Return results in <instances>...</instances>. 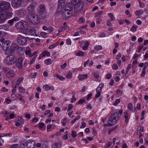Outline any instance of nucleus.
<instances>
[{
  "instance_id": "29",
  "label": "nucleus",
  "mask_w": 148,
  "mask_h": 148,
  "mask_svg": "<svg viewBox=\"0 0 148 148\" xmlns=\"http://www.w3.org/2000/svg\"><path fill=\"white\" fill-rule=\"evenodd\" d=\"M52 60L51 59L49 58L46 60L45 61V63L47 65L51 64L52 63Z\"/></svg>"
},
{
  "instance_id": "60",
  "label": "nucleus",
  "mask_w": 148,
  "mask_h": 148,
  "mask_svg": "<svg viewBox=\"0 0 148 148\" xmlns=\"http://www.w3.org/2000/svg\"><path fill=\"white\" fill-rule=\"evenodd\" d=\"M114 79L116 82H118L119 80L120 77L118 76H116L114 77Z\"/></svg>"
},
{
  "instance_id": "15",
  "label": "nucleus",
  "mask_w": 148,
  "mask_h": 148,
  "mask_svg": "<svg viewBox=\"0 0 148 148\" xmlns=\"http://www.w3.org/2000/svg\"><path fill=\"white\" fill-rule=\"evenodd\" d=\"M26 31L27 32L25 34L26 35L36 36H38L36 33V30L35 28L33 27H29L26 29Z\"/></svg>"
},
{
  "instance_id": "53",
  "label": "nucleus",
  "mask_w": 148,
  "mask_h": 148,
  "mask_svg": "<svg viewBox=\"0 0 148 148\" xmlns=\"http://www.w3.org/2000/svg\"><path fill=\"white\" fill-rule=\"evenodd\" d=\"M85 21V19L84 18H80L79 20V23H82Z\"/></svg>"
},
{
  "instance_id": "8",
  "label": "nucleus",
  "mask_w": 148,
  "mask_h": 148,
  "mask_svg": "<svg viewBox=\"0 0 148 148\" xmlns=\"http://www.w3.org/2000/svg\"><path fill=\"white\" fill-rule=\"evenodd\" d=\"M10 7L9 3L6 1L0 2V11L2 10H8Z\"/></svg>"
},
{
  "instance_id": "57",
  "label": "nucleus",
  "mask_w": 148,
  "mask_h": 148,
  "mask_svg": "<svg viewBox=\"0 0 148 148\" xmlns=\"http://www.w3.org/2000/svg\"><path fill=\"white\" fill-rule=\"evenodd\" d=\"M92 96V94L90 93L87 95V97H86V99L88 101L89 99Z\"/></svg>"
},
{
  "instance_id": "25",
  "label": "nucleus",
  "mask_w": 148,
  "mask_h": 148,
  "mask_svg": "<svg viewBox=\"0 0 148 148\" xmlns=\"http://www.w3.org/2000/svg\"><path fill=\"white\" fill-rule=\"evenodd\" d=\"M123 114L124 115V118H125V122L127 123L128 122V118L129 116V114L127 112H124Z\"/></svg>"
},
{
  "instance_id": "48",
  "label": "nucleus",
  "mask_w": 148,
  "mask_h": 148,
  "mask_svg": "<svg viewBox=\"0 0 148 148\" xmlns=\"http://www.w3.org/2000/svg\"><path fill=\"white\" fill-rule=\"evenodd\" d=\"M87 44H86L82 48L83 50H86L88 47V45H89V42H88L87 43Z\"/></svg>"
},
{
  "instance_id": "34",
  "label": "nucleus",
  "mask_w": 148,
  "mask_h": 148,
  "mask_svg": "<svg viewBox=\"0 0 148 148\" xmlns=\"http://www.w3.org/2000/svg\"><path fill=\"white\" fill-rule=\"evenodd\" d=\"M68 119L66 118H64L63 119L62 125L63 126H65L66 125V123H67L68 122Z\"/></svg>"
},
{
  "instance_id": "44",
  "label": "nucleus",
  "mask_w": 148,
  "mask_h": 148,
  "mask_svg": "<svg viewBox=\"0 0 148 148\" xmlns=\"http://www.w3.org/2000/svg\"><path fill=\"white\" fill-rule=\"evenodd\" d=\"M102 12L103 11H101L95 13V17L99 16L102 14Z\"/></svg>"
},
{
  "instance_id": "10",
  "label": "nucleus",
  "mask_w": 148,
  "mask_h": 148,
  "mask_svg": "<svg viewBox=\"0 0 148 148\" xmlns=\"http://www.w3.org/2000/svg\"><path fill=\"white\" fill-rule=\"evenodd\" d=\"M74 6V12L76 13H78L82 11L84 8V5L82 2Z\"/></svg>"
},
{
  "instance_id": "35",
  "label": "nucleus",
  "mask_w": 148,
  "mask_h": 148,
  "mask_svg": "<svg viewBox=\"0 0 148 148\" xmlns=\"http://www.w3.org/2000/svg\"><path fill=\"white\" fill-rule=\"evenodd\" d=\"M112 141L109 142L105 146L104 148H109L112 145Z\"/></svg>"
},
{
  "instance_id": "51",
  "label": "nucleus",
  "mask_w": 148,
  "mask_h": 148,
  "mask_svg": "<svg viewBox=\"0 0 148 148\" xmlns=\"http://www.w3.org/2000/svg\"><path fill=\"white\" fill-rule=\"evenodd\" d=\"M84 53L82 51H79L77 53V55L78 56H83Z\"/></svg>"
},
{
  "instance_id": "32",
  "label": "nucleus",
  "mask_w": 148,
  "mask_h": 148,
  "mask_svg": "<svg viewBox=\"0 0 148 148\" xmlns=\"http://www.w3.org/2000/svg\"><path fill=\"white\" fill-rule=\"evenodd\" d=\"M108 15L110 17L111 20L114 21L115 20V18L112 13H109Z\"/></svg>"
},
{
  "instance_id": "5",
  "label": "nucleus",
  "mask_w": 148,
  "mask_h": 148,
  "mask_svg": "<svg viewBox=\"0 0 148 148\" xmlns=\"http://www.w3.org/2000/svg\"><path fill=\"white\" fill-rule=\"evenodd\" d=\"M16 60L17 58L16 55L11 54L6 57L5 62L8 65H12L16 62Z\"/></svg>"
},
{
  "instance_id": "37",
  "label": "nucleus",
  "mask_w": 148,
  "mask_h": 148,
  "mask_svg": "<svg viewBox=\"0 0 148 148\" xmlns=\"http://www.w3.org/2000/svg\"><path fill=\"white\" fill-rule=\"evenodd\" d=\"M137 27L134 25L130 29V31L133 32H134L136 30Z\"/></svg>"
},
{
  "instance_id": "41",
  "label": "nucleus",
  "mask_w": 148,
  "mask_h": 148,
  "mask_svg": "<svg viewBox=\"0 0 148 148\" xmlns=\"http://www.w3.org/2000/svg\"><path fill=\"white\" fill-rule=\"evenodd\" d=\"M40 35L42 37L44 38H47V33L44 32H42L40 33Z\"/></svg>"
},
{
  "instance_id": "12",
  "label": "nucleus",
  "mask_w": 148,
  "mask_h": 148,
  "mask_svg": "<svg viewBox=\"0 0 148 148\" xmlns=\"http://www.w3.org/2000/svg\"><path fill=\"white\" fill-rule=\"evenodd\" d=\"M3 50L5 51V53L8 54L9 53L10 51V44L9 43V41H8L4 42L2 45Z\"/></svg>"
},
{
  "instance_id": "26",
  "label": "nucleus",
  "mask_w": 148,
  "mask_h": 148,
  "mask_svg": "<svg viewBox=\"0 0 148 148\" xmlns=\"http://www.w3.org/2000/svg\"><path fill=\"white\" fill-rule=\"evenodd\" d=\"M88 75L87 74L83 75L78 76V78L80 80H83L87 78Z\"/></svg>"
},
{
  "instance_id": "62",
  "label": "nucleus",
  "mask_w": 148,
  "mask_h": 148,
  "mask_svg": "<svg viewBox=\"0 0 148 148\" xmlns=\"http://www.w3.org/2000/svg\"><path fill=\"white\" fill-rule=\"evenodd\" d=\"M112 76V75L110 73L108 74L106 76V78L108 79H110Z\"/></svg>"
},
{
  "instance_id": "27",
  "label": "nucleus",
  "mask_w": 148,
  "mask_h": 148,
  "mask_svg": "<svg viewBox=\"0 0 148 148\" xmlns=\"http://www.w3.org/2000/svg\"><path fill=\"white\" fill-rule=\"evenodd\" d=\"M82 2L81 1V0H72L71 1L72 4L74 5V6Z\"/></svg>"
},
{
  "instance_id": "3",
  "label": "nucleus",
  "mask_w": 148,
  "mask_h": 148,
  "mask_svg": "<svg viewBox=\"0 0 148 148\" xmlns=\"http://www.w3.org/2000/svg\"><path fill=\"white\" fill-rule=\"evenodd\" d=\"M46 12L45 6L44 5H40L38 9L37 15L39 16L40 18L44 19L47 16Z\"/></svg>"
},
{
  "instance_id": "30",
  "label": "nucleus",
  "mask_w": 148,
  "mask_h": 148,
  "mask_svg": "<svg viewBox=\"0 0 148 148\" xmlns=\"http://www.w3.org/2000/svg\"><path fill=\"white\" fill-rule=\"evenodd\" d=\"M143 11L142 10H137L136 11L135 13L137 16H140L143 13Z\"/></svg>"
},
{
  "instance_id": "43",
  "label": "nucleus",
  "mask_w": 148,
  "mask_h": 148,
  "mask_svg": "<svg viewBox=\"0 0 148 148\" xmlns=\"http://www.w3.org/2000/svg\"><path fill=\"white\" fill-rule=\"evenodd\" d=\"M95 49L96 50H97L98 51L102 49V47L100 45L97 46L95 48Z\"/></svg>"
},
{
  "instance_id": "50",
  "label": "nucleus",
  "mask_w": 148,
  "mask_h": 148,
  "mask_svg": "<svg viewBox=\"0 0 148 148\" xmlns=\"http://www.w3.org/2000/svg\"><path fill=\"white\" fill-rule=\"evenodd\" d=\"M125 13L126 15H128L129 17H131V15L130 14V11L128 10H126L125 11Z\"/></svg>"
},
{
  "instance_id": "22",
  "label": "nucleus",
  "mask_w": 148,
  "mask_h": 148,
  "mask_svg": "<svg viewBox=\"0 0 148 148\" xmlns=\"http://www.w3.org/2000/svg\"><path fill=\"white\" fill-rule=\"evenodd\" d=\"M61 143L59 142H56L52 144V148H61Z\"/></svg>"
},
{
  "instance_id": "56",
  "label": "nucleus",
  "mask_w": 148,
  "mask_h": 148,
  "mask_svg": "<svg viewBox=\"0 0 148 148\" xmlns=\"http://www.w3.org/2000/svg\"><path fill=\"white\" fill-rule=\"evenodd\" d=\"M112 68L114 70H116L118 69V67L117 64H114L112 66Z\"/></svg>"
},
{
  "instance_id": "33",
  "label": "nucleus",
  "mask_w": 148,
  "mask_h": 148,
  "mask_svg": "<svg viewBox=\"0 0 148 148\" xmlns=\"http://www.w3.org/2000/svg\"><path fill=\"white\" fill-rule=\"evenodd\" d=\"M19 91L21 93H25V89L23 87H19Z\"/></svg>"
},
{
  "instance_id": "36",
  "label": "nucleus",
  "mask_w": 148,
  "mask_h": 148,
  "mask_svg": "<svg viewBox=\"0 0 148 148\" xmlns=\"http://www.w3.org/2000/svg\"><path fill=\"white\" fill-rule=\"evenodd\" d=\"M133 106L132 104L130 103H129L128 105V108L130 110H131L133 109Z\"/></svg>"
},
{
  "instance_id": "61",
  "label": "nucleus",
  "mask_w": 148,
  "mask_h": 148,
  "mask_svg": "<svg viewBox=\"0 0 148 148\" xmlns=\"http://www.w3.org/2000/svg\"><path fill=\"white\" fill-rule=\"evenodd\" d=\"M8 90V89H6L5 87L2 88L1 89V91L3 92H7Z\"/></svg>"
},
{
  "instance_id": "24",
  "label": "nucleus",
  "mask_w": 148,
  "mask_h": 148,
  "mask_svg": "<svg viewBox=\"0 0 148 148\" xmlns=\"http://www.w3.org/2000/svg\"><path fill=\"white\" fill-rule=\"evenodd\" d=\"M15 72L13 71H10L6 72L7 77L10 78L12 77L14 75Z\"/></svg>"
},
{
  "instance_id": "20",
  "label": "nucleus",
  "mask_w": 148,
  "mask_h": 148,
  "mask_svg": "<svg viewBox=\"0 0 148 148\" xmlns=\"http://www.w3.org/2000/svg\"><path fill=\"white\" fill-rule=\"evenodd\" d=\"M73 6L72 4L70 3H67L65 5L64 8V10L70 11H73Z\"/></svg>"
},
{
  "instance_id": "17",
  "label": "nucleus",
  "mask_w": 148,
  "mask_h": 148,
  "mask_svg": "<svg viewBox=\"0 0 148 148\" xmlns=\"http://www.w3.org/2000/svg\"><path fill=\"white\" fill-rule=\"evenodd\" d=\"M17 14L18 16L21 17H24L26 14V10L23 9H19L17 12Z\"/></svg>"
},
{
  "instance_id": "19",
  "label": "nucleus",
  "mask_w": 148,
  "mask_h": 148,
  "mask_svg": "<svg viewBox=\"0 0 148 148\" xmlns=\"http://www.w3.org/2000/svg\"><path fill=\"white\" fill-rule=\"evenodd\" d=\"M35 143L32 140L30 139L27 141V148L35 147Z\"/></svg>"
},
{
  "instance_id": "45",
  "label": "nucleus",
  "mask_w": 148,
  "mask_h": 148,
  "mask_svg": "<svg viewBox=\"0 0 148 148\" xmlns=\"http://www.w3.org/2000/svg\"><path fill=\"white\" fill-rule=\"evenodd\" d=\"M18 122H21V123H23L24 121L23 119L21 117H19L17 119Z\"/></svg>"
},
{
  "instance_id": "11",
  "label": "nucleus",
  "mask_w": 148,
  "mask_h": 148,
  "mask_svg": "<svg viewBox=\"0 0 148 148\" xmlns=\"http://www.w3.org/2000/svg\"><path fill=\"white\" fill-rule=\"evenodd\" d=\"M37 5V4L34 2L31 3L27 7V10L28 12V13H34L35 9Z\"/></svg>"
},
{
  "instance_id": "63",
  "label": "nucleus",
  "mask_w": 148,
  "mask_h": 148,
  "mask_svg": "<svg viewBox=\"0 0 148 148\" xmlns=\"http://www.w3.org/2000/svg\"><path fill=\"white\" fill-rule=\"evenodd\" d=\"M66 65L67 64L66 63H65L64 64L61 66L60 68L62 69H64L66 67Z\"/></svg>"
},
{
  "instance_id": "18",
  "label": "nucleus",
  "mask_w": 148,
  "mask_h": 148,
  "mask_svg": "<svg viewBox=\"0 0 148 148\" xmlns=\"http://www.w3.org/2000/svg\"><path fill=\"white\" fill-rule=\"evenodd\" d=\"M64 10V7H61L58 6L57 10H56L54 15L56 17H57L62 13V11Z\"/></svg>"
},
{
  "instance_id": "1",
  "label": "nucleus",
  "mask_w": 148,
  "mask_h": 148,
  "mask_svg": "<svg viewBox=\"0 0 148 148\" xmlns=\"http://www.w3.org/2000/svg\"><path fill=\"white\" fill-rule=\"evenodd\" d=\"M122 112V110L121 109L118 111L111 114L108 121V125L111 126L116 124L118 121L119 119Z\"/></svg>"
},
{
  "instance_id": "16",
  "label": "nucleus",
  "mask_w": 148,
  "mask_h": 148,
  "mask_svg": "<svg viewBox=\"0 0 148 148\" xmlns=\"http://www.w3.org/2000/svg\"><path fill=\"white\" fill-rule=\"evenodd\" d=\"M23 59L22 58H18L16 63V66L19 69H21L23 67L22 62Z\"/></svg>"
},
{
  "instance_id": "64",
  "label": "nucleus",
  "mask_w": 148,
  "mask_h": 148,
  "mask_svg": "<svg viewBox=\"0 0 148 148\" xmlns=\"http://www.w3.org/2000/svg\"><path fill=\"white\" fill-rule=\"evenodd\" d=\"M49 33H50L53 31V28L52 27H50L48 29Z\"/></svg>"
},
{
  "instance_id": "59",
  "label": "nucleus",
  "mask_w": 148,
  "mask_h": 148,
  "mask_svg": "<svg viewBox=\"0 0 148 148\" xmlns=\"http://www.w3.org/2000/svg\"><path fill=\"white\" fill-rule=\"evenodd\" d=\"M44 125V123H40L39 124V127L40 128H42Z\"/></svg>"
},
{
  "instance_id": "13",
  "label": "nucleus",
  "mask_w": 148,
  "mask_h": 148,
  "mask_svg": "<svg viewBox=\"0 0 148 148\" xmlns=\"http://www.w3.org/2000/svg\"><path fill=\"white\" fill-rule=\"evenodd\" d=\"M22 0H12V5L15 8H18L21 6Z\"/></svg>"
},
{
  "instance_id": "39",
  "label": "nucleus",
  "mask_w": 148,
  "mask_h": 148,
  "mask_svg": "<svg viewBox=\"0 0 148 148\" xmlns=\"http://www.w3.org/2000/svg\"><path fill=\"white\" fill-rule=\"evenodd\" d=\"M25 53L26 55L29 56V57H31V53L30 50H27L25 52Z\"/></svg>"
},
{
  "instance_id": "4",
  "label": "nucleus",
  "mask_w": 148,
  "mask_h": 148,
  "mask_svg": "<svg viewBox=\"0 0 148 148\" xmlns=\"http://www.w3.org/2000/svg\"><path fill=\"white\" fill-rule=\"evenodd\" d=\"M12 12H8L3 11L0 12V23L4 22L5 20L9 17L13 15Z\"/></svg>"
},
{
  "instance_id": "49",
  "label": "nucleus",
  "mask_w": 148,
  "mask_h": 148,
  "mask_svg": "<svg viewBox=\"0 0 148 148\" xmlns=\"http://www.w3.org/2000/svg\"><path fill=\"white\" fill-rule=\"evenodd\" d=\"M93 74L94 77H96V78H99V76L98 74V73L97 72H94L93 73Z\"/></svg>"
},
{
  "instance_id": "31",
  "label": "nucleus",
  "mask_w": 148,
  "mask_h": 148,
  "mask_svg": "<svg viewBox=\"0 0 148 148\" xmlns=\"http://www.w3.org/2000/svg\"><path fill=\"white\" fill-rule=\"evenodd\" d=\"M23 78L21 77L19 78L17 80L16 82V85H19L22 82L23 80Z\"/></svg>"
},
{
  "instance_id": "28",
  "label": "nucleus",
  "mask_w": 148,
  "mask_h": 148,
  "mask_svg": "<svg viewBox=\"0 0 148 148\" xmlns=\"http://www.w3.org/2000/svg\"><path fill=\"white\" fill-rule=\"evenodd\" d=\"M58 6L64 7L65 4L64 2V0H59L58 1Z\"/></svg>"
},
{
  "instance_id": "6",
  "label": "nucleus",
  "mask_w": 148,
  "mask_h": 148,
  "mask_svg": "<svg viewBox=\"0 0 148 148\" xmlns=\"http://www.w3.org/2000/svg\"><path fill=\"white\" fill-rule=\"evenodd\" d=\"M30 40V38L29 37H25L21 35H18L17 36V42L21 45H25L27 42V39Z\"/></svg>"
},
{
  "instance_id": "7",
  "label": "nucleus",
  "mask_w": 148,
  "mask_h": 148,
  "mask_svg": "<svg viewBox=\"0 0 148 148\" xmlns=\"http://www.w3.org/2000/svg\"><path fill=\"white\" fill-rule=\"evenodd\" d=\"M29 26L28 22L25 20L17 22L15 25V27L18 29H24L25 27H27Z\"/></svg>"
},
{
  "instance_id": "55",
  "label": "nucleus",
  "mask_w": 148,
  "mask_h": 148,
  "mask_svg": "<svg viewBox=\"0 0 148 148\" xmlns=\"http://www.w3.org/2000/svg\"><path fill=\"white\" fill-rule=\"evenodd\" d=\"M72 77V75L71 73H69L67 74L66 77L68 78H71Z\"/></svg>"
},
{
  "instance_id": "2",
  "label": "nucleus",
  "mask_w": 148,
  "mask_h": 148,
  "mask_svg": "<svg viewBox=\"0 0 148 148\" xmlns=\"http://www.w3.org/2000/svg\"><path fill=\"white\" fill-rule=\"evenodd\" d=\"M27 17L28 20L34 24H38L40 22L39 16L36 15L34 13H28Z\"/></svg>"
},
{
  "instance_id": "52",
  "label": "nucleus",
  "mask_w": 148,
  "mask_h": 148,
  "mask_svg": "<svg viewBox=\"0 0 148 148\" xmlns=\"http://www.w3.org/2000/svg\"><path fill=\"white\" fill-rule=\"evenodd\" d=\"M86 125V123L83 122H82V125L80 126V128H84Z\"/></svg>"
},
{
  "instance_id": "21",
  "label": "nucleus",
  "mask_w": 148,
  "mask_h": 148,
  "mask_svg": "<svg viewBox=\"0 0 148 148\" xmlns=\"http://www.w3.org/2000/svg\"><path fill=\"white\" fill-rule=\"evenodd\" d=\"M19 18L17 17H15L14 18L12 19L9 20L8 22V23L10 26H11L14 24V22L15 21H18Z\"/></svg>"
},
{
  "instance_id": "9",
  "label": "nucleus",
  "mask_w": 148,
  "mask_h": 148,
  "mask_svg": "<svg viewBox=\"0 0 148 148\" xmlns=\"http://www.w3.org/2000/svg\"><path fill=\"white\" fill-rule=\"evenodd\" d=\"M73 11L64 10L62 14V18L63 20H66L69 18L73 14Z\"/></svg>"
},
{
  "instance_id": "47",
  "label": "nucleus",
  "mask_w": 148,
  "mask_h": 148,
  "mask_svg": "<svg viewBox=\"0 0 148 148\" xmlns=\"http://www.w3.org/2000/svg\"><path fill=\"white\" fill-rule=\"evenodd\" d=\"M141 131V127L139 126L137 128V134L139 135L140 134Z\"/></svg>"
},
{
  "instance_id": "14",
  "label": "nucleus",
  "mask_w": 148,
  "mask_h": 148,
  "mask_svg": "<svg viewBox=\"0 0 148 148\" xmlns=\"http://www.w3.org/2000/svg\"><path fill=\"white\" fill-rule=\"evenodd\" d=\"M10 48H10V51L9 53H13L14 51L15 50L17 49H18V50H21L22 51H23L24 50V49L23 48L18 47L17 44L15 43H13L11 45Z\"/></svg>"
},
{
  "instance_id": "54",
  "label": "nucleus",
  "mask_w": 148,
  "mask_h": 148,
  "mask_svg": "<svg viewBox=\"0 0 148 148\" xmlns=\"http://www.w3.org/2000/svg\"><path fill=\"white\" fill-rule=\"evenodd\" d=\"M66 43L68 45H70L71 43V40L70 38H68L66 40Z\"/></svg>"
},
{
  "instance_id": "46",
  "label": "nucleus",
  "mask_w": 148,
  "mask_h": 148,
  "mask_svg": "<svg viewBox=\"0 0 148 148\" xmlns=\"http://www.w3.org/2000/svg\"><path fill=\"white\" fill-rule=\"evenodd\" d=\"M73 107V105L71 104L69 105L67 111H69L71 110Z\"/></svg>"
},
{
  "instance_id": "38",
  "label": "nucleus",
  "mask_w": 148,
  "mask_h": 148,
  "mask_svg": "<svg viewBox=\"0 0 148 148\" xmlns=\"http://www.w3.org/2000/svg\"><path fill=\"white\" fill-rule=\"evenodd\" d=\"M59 43H55L54 44H53L52 45H51L49 47V49H52L53 48L55 47L56 46H57L58 45Z\"/></svg>"
},
{
  "instance_id": "23",
  "label": "nucleus",
  "mask_w": 148,
  "mask_h": 148,
  "mask_svg": "<svg viewBox=\"0 0 148 148\" xmlns=\"http://www.w3.org/2000/svg\"><path fill=\"white\" fill-rule=\"evenodd\" d=\"M43 88L46 90H53L54 89L53 86H50L48 84H45L43 86Z\"/></svg>"
},
{
  "instance_id": "58",
  "label": "nucleus",
  "mask_w": 148,
  "mask_h": 148,
  "mask_svg": "<svg viewBox=\"0 0 148 148\" xmlns=\"http://www.w3.org/2000/svg\"><path fill=\"white\" fill-rule=\"evenodd\" d=\"M121 53H119L117 54V55L116 56V59L119 60V59H120V57H121Z\"/></svg>"
},
{
  "instance_id": "42",
  "label": "nucleus",
  "mask_w": 148,
  "mask_h": 148,
  "mask_svg": "<svg viewBox=\"0 0 148 148\" xmlns=\"http://www.w3.org/2000/svg\"><path fill=\"white\" fill-rule=\"evenodd\" d=\"M19 145L17 144H14L12 145L10 147V148H18Z\"/></svg>"
},
{
  "instance_id": "40",
  "label": "nucleus",
  "mask_w": 148,
  "mask_h": 148,
  "mask_svg": "<svg viewBox=\"0 0 148 148\" xmlns=\"http://www.w3.org/2000/svg\"><path fill=\"white\" fill-rule=\"evenodd\" d=\"M20 146L21 147H25L26 146L25 143L24 141H22L21 142L20 144Z\"/></svg>"
}]
</instances>
